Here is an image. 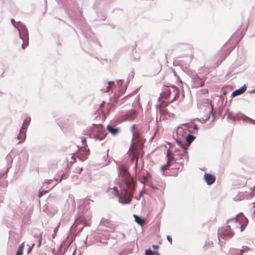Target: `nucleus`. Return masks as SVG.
Masks as SVG:
<instances>
[{"label": "nucleus", "instance_id": "nucleus-1", "mask_svg": "<svg viewBox=\"0 0 255 255\" xmlns=\"http://www.w3.org/2000/svg\"><path fill=\"white\" fill-rule=\"evenodd\" d=\"M124 183H122L121 185V193L120 194L117 187H114L112 189L110 188V191L113 193V194L119 198V201L123 204H129L132 197L134 188L129 187L127 190H124Z\"/></svg>", "mask_w": 255, "mask_h": 255}, {"label": "nucleus", "instance_id": "nucleus-2", "mask_svg": "<svg viewBox=\"0 0 255 255\" xmlns=\"http://www.w3.org/2000/svg\"><path fill=\"white\" fill-rule=\"evenodd\" d=\"M118 174L122 182L124 183L123 188L124 191L127 190L129 186L135 189L136 184V181L131 177L125 165L122 164L118 166Z\"/></svg>", "mask_w": 255, "mask_h": 255}, {"label": "nucleus", "instance_id": "nucleus-3", "mask_svg": "<svg viewBox=\"0 0 255 255\" xmlns=\"http://www.w3.org/2000/svg\"><path fill=\"white\" fill-rule=\"evenodd\" d=\"M11 23L18 30L19 37L23 41L21 48L24 49L29 43L28 31L25 25L20 21L17 22L16 24L15 21L13 18L11 19Z\"/></svg>", "mask_w": 255, "mask_h": 255}, {"label": "nucleus", "instance_id": "nucleus-4", "mask_svg": "<svg viewBox=\"0 0 255 255\" xmlns=\"http://www.w3.org/2000/svg\"><path fill=\"white\" fill-rule=\"evenodd\" d=\"M248 222V219L243 213H240L235 217L226 221V223L232 225L234 228H240L241 232L245 229Z\"/></svg>", "mask_w": 255, "mask_h": 255}, {"label": "nucleus", "instance_id": "nucleus-5", "mask_svg": "<svg viewBox=\"0 0 255 255\" xmlns=\"http://www.w3.org/2000/svg\"><path fill=\"white\" fill-rule=\"evenodd\" d=\"M90 130L91 131V137L99 140H103L107 134L106 129L101 124H93L90 128Z\"/></svg>", "mask_w": 255, "mask_h": 255}, {"label": "nucleus", "instance_id": "nucleus-6", "mask_svg": "<svg viewBox=\"0 0 255 255\" xmlns=\"http://www.w3.org/2000/svg\"><path fill=\"white\" fill-rule=\"evenodd\" d=\"M176 143L182 149L180 150L178 149H175L174 153L173 156V159L174 160L181 159L182 158L186 159V161H188V155L187 152V147L185 143H183L180 140L177 139Z\"/></svg>", "mask_w": 255, "mask_h": 255}, {"label": "nucleus", "instance_id": "nucleus-7", "mask_svg": "<svg viewBox=\"0 0 255 255\" xmlns=\"http://www.w3.org/2000/svg\"><path fill=\"white\" fill-rule=\"evenodd\" d=\"M218 236L224 239L226 238H231L234 235V233L231 231V226L226 225L221 229L218 230Z\"/></svg>", "mask_w": 255, "mask_h": 255}, {"label": "nucleus", "instance_id": "nucleus-8", "mask_svg": "<svg viewBox=\"0 0 255 255\" xmlns=\"http://www.w3.org/2000/svg\"><path fill=\"white\" fill-rule=\"evenodd\" d=\"M190 77L192 83V86L194 88L203 87L204 85V78L200 77L197 74H191Z\"/></svg>", "mask_w": 255, "mask_h": 255}, {"label": "nucleus", "instance_id": "nucleus-9", "mask_svg": "<svg viewBox=\"0 0 255 255\" xmlns=\"http://www.w3.org/2000/svg\"><path fill=\"white\" fill-rule=\"evenodd\" d=\"M242 120L243 121L255 125V120L247 117L245 115L239 113V114L233 119V121Z\"/></svg>", "mask_w": 255, "mask_h": 255}, {"label": "nucleus", "instance_id": "nucleus-10", "mask_svg": "<svg viewBox=\"0 0 255 255\" xmlns=\"http://www.w3.org/2000/svg\"><path fill=\"white\" fill-rule=\"evenodd\" d=\"M89 149L87 148L86 147H84L79 151L77 157L80 161H83L86 159L87 156L89 154Z\"/></svg>", "mask_w": 255, "mask_h": 255}, {"label": "nucleus", "instance_id": "nucleus-11", "mask_svg": "<svg viewBox=\"0 0 255 255\" xmlns=\"http://www.w3.org/2000/svg\"><path fill=\"white\" fill-rule=\"evenodd\" d=\"M26 130H27L24 128V126H21L17 136V139L19 140L18 143H21L25 140Z\"/></svg>", "mask_w": 255, "mask_h": 255}, {"label": "nucleus", "instance_id": "nucleus-12", "mask_svg": "<svg viewBox=\"0 0 255 255\" xmlns=\"http://www.w3.org/2000/svg\"><path fill=\"white\" fill-rule=\"evenodd\" d=\"M204 179L208 185L213 184L216 180V177L210 173H205L204 175Z\"/></svg>", "mask_w": 255, "mask_h": 255}, {"label": "nucleus", "instance_id": "nucleus-13", "mask_svg": "<svg viewBox=\"0 0 255 255\" xmlns=\"http://www.w3.org/2000/svg\"><path fill=\"white\" fill-rule=\"evenodd\" d=\"M247 89V87L245 84H244L243 86H242L241 88L236 89L234 92H232V93L231 95V98H233L234 97L240 95L244 93Z\"/></svg>", "mask_w": 255, "mask_h": 255}, {"label": "nucleus", "instance_id": "nucleus-14", "mask_svg": "<svg viewBox=\"0 0 255 255\" xmlns=\"http://www.w3.org/2000/svg\"><path fill=\"white\" fill-rule=\"evenodd\" d=\"M168 150L167 151L166 157L167 159V162L164 165H163L160 167V170L161 172H162V174H164V166H166L167 168L169 167L171 165L173 164L174 162V161L172 160V157L170 159L168 153Z\"/></svg>", "mask_w": 255, "mask_h": 255}, {"label": "nucleus", "instance_id": "nucleus-15", "mask_svg": "<svg viewBox=\"0 0 255 255\" xmlns=\"http://www.w3.org/2000/svg\"><path fill=\"white\" fill-rule=\"evenodd\" d=\"M107 129L112 135H117L120 131V128H115L110 124L107 126Z\"/></svg>", "mask_w": 255, "mask_h": 255}, {"label": "nucleus", "instance_id": "nucleus-16", "mask_svg": "<svg viewBox=\"0 0 255 255\" xmlns=\"http://www.w3.org/2000/svg\"><path fill=\"white\" fill-rule=\"evenodd\" d=\"M169 87L172 88V93H173L174 95L173 98L170 102V103H171L178 98L179 94V89L175 86H174L173 85H171Z\"/></svg>", "mask_w": 255, "mask_h": 255}, {"label": "nucleus", "instance_id": "nucleus-17", "mask_svg": "<svg viewBox=\"0 0 255 255\" xmlns=\"http://www.w3.org/2000/svg\"><path fill=\"white\" fill-rule=\"evenodd\" d=\"M169 86H165L163 89V92L160 94L162 97L167 99L172 94V90L168 88Z\"/></svg>", "mask_w": 255, "mask_h": 255}, {"label": "nucleus", "instance_id": "nucleus-18", "mask_svg": "<svg viewBox=\"0 0 255 255\" xmlns=\"http://www.w3.org/2000/svg\"><path fill=\"white\" fill-rule=\"evenodd\" d=\"M196 137L190 133H188L186 136V146H187V149H188V147L190 146V144L193 141V140L195 139Z\"/></svg>", "mask_w": 255, "mask_h": 255}, {"label": "nucleus", "instance_id": "nucleus-19", "mask_svg": "<svg viewBox=\"0 0 255 255\" xmlns=\"http://www.w3.org/2000/svg\"><path fill=\"white\" fill-rule=\"evenodd\" d=\"M133 216L134 219V221L139 225L142 226L145 223V220L141 217L135 214H133Z\"/></svg>", "mask_w": 255, "mask_h": 255}, {"label": "nucleus", "instance_id": "nucleus-20", "mask_svg": "<svg viewBox=\"0 0 255 255\" xmlns=\"http://www.w3.org/2000/svg\"><path fill=\"white\" fill-rule=\"evenodd\" d=\"M137 113L135 111L131 110L125 115L126 120L130 121L136 116Z\"/></svg>", "mask_w": 255, "mask_h": 255}, {"label": "nucleus", "instance_id": "nucleus-21", "mask_svg": "<svg viewBox=\"0 0 255 255\" xmlns=\"http://www.w3.org/2000/svg\"><path fill=\"white\" fill-rule=\"evenodd\" d=\"M144 255H159V253L158 252L153 251L149 248L145 250Z\"/></svg>", "mask_w": 255, "mask_h": 255}, {"label": "nucleus", "instance_id": "nucleus-22", "mask_svg": "<svg viewBox=\"0 0 255 255\" xmlns=\"http://www.w3.org/2000/svg\"><path fill=\"white\" fill-rule=\"evenodd\" d=\"M71 180L75 184H78L81 182V180L79 178V176L77 175H72L71 176Z\"/></svg>", "mask_w": 255, "mask_h": 255}, {"label": "nucleus", "instance_id": "nucleus-23", "mask_svg": "<svg viewBox=\"0 0 255 255\" xmlns=\"http://www.w3.org/2000/svg\"><path fill=\"white\" fill-rule=\"evenodd\" d=\"M156 109L161 114L165 115L167 113V110L165 109V107H162L161 105H159L158 107L157 106Z\"/></svg>", "mask_w": 255, "mask_h": 255}, {"label": "nucleus", "instance_id": "nucleus-24", "mask_svg": "<svg viewBox=\"0 0 255 255\" xmlns=\"http://www.w3.org/2000/svg\"><path fill=\"white\" fill-rule=\"evenodd\" d=\"M31 121L30 117H27L23 121L22 126H24L25 129L27 130V127L29 125Z\"/></svg>", "mask_w": 255, "mask_h": 255}, {"label": "nucleus", "instance_id": "nucleus-25", "mask_svg": "<svg viewBox=\"0 0 255 255\" xmlns=\"http://www.w3.org/2000/svg\"><path fill=\"white\" fill-rule=\"evenodd\" d=\"M134 128H135V125H133L131 128V130L132 132L133 137L132 138V140H131L132 142H131V146H130L129 149H130L133 145V137L136 135V133L134 130Z\"/></svg>", "mask_w": 255, "mask_h": 255}, {"label": "nucleus", "instance_id": "nucleus-26", "mask_svg": "<svg viewBox=\"0 0 255 255\" xmlns=\"http://www.w3.org/2000/svg\"><path fill=\"white\" fill-rule=\"evenodd\" d=\"M172 160H173V161H174V162L177 163L181 165H183L184 162L185 161L186 162L188 161H186V159H184V158H182L181 159H178V160H175V159L174 160L172 158Z\"/></svg>", "mask_w": 255, "mask_h": 255}, {"label": "nucleus", "instance_id": "nucleus-27", "mask_svg": "<svg viewBox=\"0 0 255 255\" xmlns=\"http://www.w3.org/2000/svg\"><path fill=\"white\" fill-rule=\"evenodd\" d=\"M60 225V223L59 222L57 224V226L54 229L53 234L52 235V239H54L55 238L56 233L57 232V231L58 230Z\"/></svg>", "mask_w": 255, "mask_h": 255}, {"label": "nucleus", "instance_id": "nucleus-28", "mask_svg": "<svg viewBox=\"0 0 255 255\" xmlns=\"http://www.w3.org/2000/svg\"><path fill=\"white\" fill-rule=\"evenodd\" d=\"M243 249H241L240 251V253L239 255H242L243 254H244L246 250H250V251L252 250V249L251 248H250L249 247H248L247 246H243Z\"/></svg>", "mask_w": 255, "mask_h": 255}, {"label": "nucleus", "instance_id": "nucleus-29", "mask_svg": "<svg viewBox=\"0 0 255 255\" xmlns=\"http://www.w3.org/2000/svg\"><path fill=\"white\" fill-rule=\"evenodd\" d=\"M6 159L8 164H9V163H11L12 162V156H11V155L9 153L7 155V156L6 157Z\"/></svg>", "mask_w": 255, "mask_h": 255}, {"label": "nucleus", "instance_id": "nucleus-30", "mask_svg": "<svg viewBox=\"0 0 255 255\" xmlns=\"http://www.w3.org/2000/svg\"><path fill=\"white\" fill-rule=\"evenodd\" d=\"M171 71L173 73L174 76L177 78V79H176L177 81H179V82L182 83V81L180 79V77H179V76L175 72V70L173 68H171Z\"/></svg>", "mask_w": 255, "mask_h": 255}, {"label": "nucleus", "instance_id": "nucleus-31", "mask_svg": "<svg viewBox=\"0 0 255 255\" xmlns=\"http://www.w3.org/2000/svg\"><path fill=\"white\" fill-rule=\"evenodd\" d=\"M123 83V80H119L117 81V84L119 85V86L120 87V90H123V89H122Z\"/></svg>", "mask_w": 255, "mask_h": 255}, {"label": "nucleus", "instance_id": "nucleus-32", "mask_svg": "<svg viewBox=\"0 0 255 255\" xmlns=\"http://www.w3.org/2000/svg\"><path fill=\"white\" fill-rule=\"evenodd\" d=\"M83 171V168L80 167H78L75 169V173L81 174L82 171Z\"/></svg>", "mask_w": 255, "mask_h": 255}, {"label": "nucleus", "instance_id": "nucleus-33", "mask_svg": "<svg viewBox=\"0 0 255 255\" xmlns=\"http://www.w3.org/2000/svg\"><path fill=\"white\" fill-rule=\"evenodd\" d=\"M24 249V243H22L18 248L17 251L23 252V250Z\"/></svg>", "mask_w": 255, "mask_h": 255}, {"label": "nucleus", "instance_id": "nucleus-34", "mask_svg": "<svg viewBox=\"0 0 255 255\" xmlns=\"http://www.w3.org/2000/svg\"><path fill=\"white\" fill-rule=\"evenodd\" d=\"M207 108L209 111V112L212 114L213 116H214V114L213 113V108H212L211 105H210V106H208L207 107Z\"/></svg>", "mask_w": 255, "mask_h": 255}, {"label": "nucleus", "instance_id": "nucleus-35", "mask_svg": "<svg viewBox=\"0 0 255 255\" xmlns=\"http://www.w3.org/2000/svg\"><path fill=\"white\" fill-rule=\"evenodd\" d=\"M111 84H114V82H109L108 83V85L107 87V92H109L111 89Z\"/></svg>", "mask_w": 255, "mask_h": 255}, {"label": "nucleus", "instance_id": "nucleus-36", "mask_svg": "<svg viewBox=\"0 0 255 255\" xmlns=\"http://www.w3.org/2000/svg\"><path fill=\"white\" fill-rule=\"evenodd\" d=\"M81 142L84 146H85L86 144V138L84 137H83L82 138Z\"/></svg>", "mask_w": 255, "mask_h": 255}, {"label": "nucleus", "instance_id": "nucleus-37", "mask_svg": "<svg viewBox=\"0 0 255 255\" xmlns=\"http://www.w3.org/2000/svg\"><path fill=\"white\" fill-rule=\"evenodd\" d=\"M209 118H210V116L209 115H207L205 118H203L202 119H203V121L205 123L209 120Z\"/></svg>", "mask_w": 255, "mask_h": 255}, {"label": "nucleus", "instance_id": "nucleus-38", "mask_svg": "<svg viewBox=\"0 0 255 255\" xmlns=\"http://www.w3.org/2000/svg\"><path fill=\"white\" fill-rule=\"evenodd\" d=\"M166 238L167 241L170 243V244H172V241L171 237L170 236L168 235L167 236Z\"/></svg>", "mask_w": 255, "mask_h": 255}, {"label": "nucleus", "instance_id": "nucleus-39", "mask_svg": "<svg viewBox=\"0 0 255 255\" xmlns=\"http://www.w3.org/2000/svg\"><path fill=\"white\" fill-rule=\"evenodd\" d=\"M66 178V175L65 174L61 175L60 178L59 179V182H60L62 179Z\"/></svg>", "mask_w": 255, "mask_h": 255}, {"label": "nucleus", "instance_id": "nucleus-40", "mask_svg": "<svg viewBox=\"0 0 255 255\" xmlns=\"http://www.w3.org/2000/svg\"><path fill=\"white\" fill-rule=\"evenodd\" d=\"M239 113L237 114L235 116H232L231 113H229L227 116L228 118H230L233 120L234 117H236Z\"/></svg>", "mask_w": 255, "mask_h": 255}, {"label": "nucleus", "instance_id": "nucleus-41", "mask_svg": "<svg viewBox=\"0 0 255 255\" xmlns=\"http://www.w3.org/2000/svg\"><path fill=\"white\" fill-rule=\"evenodd\" d=\"M34 246V244H33L31 247H29V249L27 250V253L29 254L31 252L32 249Z\"/></svg>", "mask_w": 255, "mask_h": 255}, {"label": "nucleus", "instance_id": "nucleus-42", "mask_svg": "<svg viewBox=\"0 0 255 255\" xmlns=\"http://www.w3.org/2000/svg\"><path fill=\"white\" fill-rule=\"evenodd\" d=\"M22 254H23V252L17 251L16 253V255H22Z\"/></svg>", "mask_w": 255, "mask_h": 255}, {"label": "nucleus", "instance_id": "nucleus-43", "mask_svg": "<svg viewBox=\"0 0 255 255\" xmlns=\"http://www.w3.org/2000/svg\"><path fill=\"white\" fill-rule=\"evenodd\" d=\"M193 128V129L196 130L198 129V128L196 125H194Z\"/></svg>", "mask_w": 255, "mask_h": 255}, {"label": "nucleus", "instance_id": "nucleus-44", "mask_svg": "<svg viewBox=\"0 0 255 255\" xmlns=\"http://www.w3.org/2000/svg\"><path fill=\"white\" fill-rule=\"evenodd\" d=\"M152 248L154 249H157L158 248V246L157 245H152Z\"/></svg>", "mask_w": 255, "mask_h": 255}, {"label": "nucleus", "instance_id": "nucleus-45", "mask_svg": "<svg viewBox=\"0 0 255 255\" xmlns=\"http://www.w3.org/2000/svg\"><path fill=\"white\" fill-rule=\"evenodd\" d=\"M248 92L250 94L255 93V89L254 90H251V91H249Z\"/></svg>", "mask_w": 255, "mask_h": 255}, {"label": "nucleus", "instance_id": "nucleus-46", "mask_svg": "<svg viewBox=\"0 0 255 255\" xmlns=\"http://www.w3.org/2000/svg\"><path fill=\"white\" fill-rule=\"evenodd\" d=\"M41 243V239H40V240H39V242H38V245H37V246H38V247H39V246H40Z\"/></svg>", "mask_w": 255, "mask_h": 255}, {"label": "nucleus", "instance_id": "nucleus-47", "mask_svg": "<svg viewBox=\"0 0 255 255\" xmlns=\"http://www.w3.org/2000/svg\"><path fill=\"white\" fill-rule=\"evenodd\" d=\"M10 167H11V165H10L9 167H7V168L6 170V171H5V173H6V174L7 173V172H8V171L9 168Z\"/></svg>", "mask_w": 255, "mask_h": 255}, {"label": "nucleus", "instance_id": "nucleus-48", "mask_svg": "<svg viewBox=\"0 0 255 255\" xmlns=\"http://www.w3.org/2000/svg\"><path fill=\"white\" fill-rule=\"evenodd\" d=\"M139 59V56H137V57H134V59L135 60H138Z\"/></svg>", "mask_w": 255, "mask_h": 255}, {"label": "nucleus", "instance_id": "nucleus-49", "mask_svg": "<svg viewBox=\"0 0 255 255\" xmlns=\"http://www.w3.org/2000/svg\"><path fill=\"white\" fill-rule=\"evenodd\" d=\"M104 104H105V102H103L102 103H101V105H100V107L101 108V107H103V106H104Z\"/></svg>", "mask_w": 255, "mask_h": 255}, {"label": "nucleus", "instance_id": "nucleus-50", "mask_svg": "<svg viewBox=\"0 0 255 255\" xmlns=\"http://www.w3.org/2000/svg\"><path fill=\"white\" fill-rule=\"evenodd\" d=\"M109 163H110V161H109L108 162H106V163L105 164L104 166H107V165H108Z\"/></svg>", "mask_w": 255, "mask_h": 255}, {"label": "nucleus", "instance_id": "nucleus-51", "mask_svg": "<svg viewBox=\"0 0 255 255\" xmlns=\"http://www.w3.org/2000/svg\"><path fill=\"white\" fill-rule=\"evenodd\" d=\"M121 234H122V235L123 237L124 238H125V236H125V234H123V233H121Z\"/></svg>", "mask_w": 255, "mask_h": 255}, {"label": "nucleus", "instance_id": "nucleus-52", "mask_svg": "<svg viewBox=\"0 0 255 255\" xmlns=\"http://www.w3.org/2000/svg\"><path fill=\"white\" fill-rule=\"evenodd\" d=\"M75 253H76V250H75V251L73 252V254H72V255H75Z\"/></svg>", "mask_w": 255, "mask_h": 255}, {"label": "nucleus", "instance_id": "nucleus-53", "mask_svg": "<svg viewBox=\"0 0 255 255\" xmlns=\"http://www.w3.org/2000/svg\"><path fill=\"white\" fill-rule=\"evenodd\" d=\"M182 126H186L188 125V124H183L182 125Z\"/></svg>", "mask_w": 255, "mask_h": 255}, {"label": "nucleus", "instance_id": "nucleus-54", "mask_svg": "<svg viewBox=\"0 0 255 255\" xmlns=\"http://www.w3.org/2000/svg\"><path fill=\"white\" fill-rule=\"evenodd\" d=\"M165 57L166 61V62H167V56H166V54H165Z\"/></svg>", "mask_w": 255, "mask_h": 255}, {"label": "nucleus", "instance_id": "nucleus-55", "mask_svg": "<svg viewBox=\"0 0 255 255\" xmlns=\"http://www.w3.org/2000/svg\"><path fill=\"white\" fill-rule=\"evenodd\" d=\"M42 196V193L41 192L39 193V196L40 197Z\"/></svg>", "mask_w": 255, "mask_h": 255}, {"label": "nucleus", "instance_id": "nucleus-56", "mask_svg": "<svg viewBox=\"0 0 255 255\" xmlns=\"http://www.w3.org/2000/svg\"><path fill=\"white\" fill-rule=\"evenodd\" d=\"M108 154L107 153V155L105 156H104V158H105V157L108 158Z\"/></svg>", "mask_w": 255, "mask_h": 255}, {"label": "nucleus", "instance_id": "nucleus-57", "mask_svg": "<svg viewBox=\"0 0 255 255\" xmlns=\"http://www.w3.org/2000/svg\"><path fill=\"white\" fill-rule=\"evenodd\" d=\"M253 188V191H255V186H254Z\"/></svg>", "mask_w": 255, "mask_h": 255}, {"label": "nucleus", "instance_id": "nucleus-58", "mask_svg": "<svg viewBox=\"0 0 255 255\" xmlns=\"http://www.w3.org/2000/svg\"><path fill=\"white\" fill-rule=\"evenodd\" d=\"M139 194H140V196H141V195H142V192H141V191H140V192H139Z\"/></svg>", "mask_w": 255, "mask_h": 255}, {"label": "nucleus", "instance_id": "nucleus-59", "mask_svg": "<svg viewBox=\"0 0 255 255\" xmlns=\"http://www.w3.org/2000/svg\"><path fill=\"white\" fill-rule=\"evenodd\" d=\"M189 132H191V133L193 132L192 130H190V129L189 130Z\"/></svg>", "mask_w": 255, "mask_h": 255}, {"label": "nucleus", "instance_id": "nucleus-60", "mask_svg": "<svg viewBox=\"0 0 255 255\" xmlns=\"http://www.w3.org/2000/svg\"><path fill=\"white\" fill-rule=\"evenodd\" d=\"M167 169V167L166 166H164V170Z\"/></svg>", "mask_w": 255, "mask_h": 255}, {"label": "nucleus", "instance_id": "nucleus-61", "mask_svg": "<svg viewBox=\"0 0 255 255\" xmlns=\"http://www.w3.org/2000/svg\"><path fill=\"white\" fill-rule=\"evenodd\" d=\"M168 105V103H166L164 107H166Z\"/></svg>", "mask_w": 255, "mask_h": 255}, {"label": "nucleus", "instance_id": "nucleus-62", "mask_svg": "<svg viewBox=\"0 0 255 255\" xmlns=\"http://www.w3.org/2000/svg\"><path fill=\"white\" fill-rule=\"evenodd\" d=\"M152 188H153V189H154L157 188L156 187H153V186L152 187Z\"/></svg>", "mask_w": 255, "mask_h": 255}, {"label": "nucleus", "instance_id": "nucleus-63", "mask_svg": "<svg viewBox=\"0 0 255 255\" xmlns=\"http://www.w3.org/2000/svg\"><path fill=\"white\" fill-rule=\"evenodd\" d=\"M182 96L183 97V98H184V94H183L182 95Z\"/></svg>", "mask_w": 255, "mask_h": 255}, {"label": "nucleus", "instance_id": "nucleus-64", "mask_svg": "<svg viewBox=\"0 0 255 255\" xmlns=\"http://www.w3.org/2000/svg\"><path fill=\"white\" fill-rule=\"evenodd\" d=\"M72 159H74V156L73 155L72 157H71Z\"/></svg>", "mask_w": 255, "mask_h": 255}]
</instances>
